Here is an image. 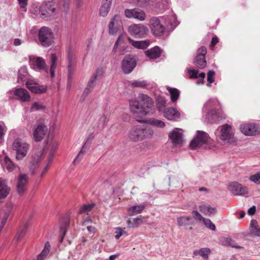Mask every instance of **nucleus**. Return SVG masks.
<instances>
[{
	"label": "nucleus",
	"mask_w": 260,
	"mask_h": 260,
	"mask_svg": "<svg viewBox=\"0 0 260 260\" xmlns=\"http://www.w3.org/2000/svg\"><path fill=\"white\" fill-rule=\"evenodd\" d=\"M94 204H91L89 205H84L79 210V213L82 214L86 212L90 211L94 207Z\"/></svg>",
	"instance_id": "obj_51"
},
{
	"label": "nucleus",
	"mask_w": 260,
	"mask_h": 260,
	"mask_svg": "<svg viewBox=\"0 0 260 260\" xmlns=\"http://www.w3.org/2000/svg\"><path fill=\"white\" fill-rule=\"evenodd\" d=\"M169 137L174 145L180 144L182 142V134L179 132L173 131L169 135Z\"/></svg>",
	"instance_id": "obj_27"
},
{
	"label": "nucleus",
	"mask_w": 260,
	"mask_h": 260,
	"mask_svg": "<svg viewBox=\"0 0 260 260\" xmlns=\"http://www.w3.org/2000/svg\"><path fill=\"white\" fill-rule=\"evenodd\" d=\"M44 108L45 107L43 105L40 104L38 102L34 103L31 107V110H39L44 109Z\"/></svg>",
	"instance_id": "obj_57"
},
{
	"label": "nucleus",
	"mask_w": 260,
	"mask_h": 260,
	"mask_svg": "<svg viewBox=\"0 0 260 260\" xmlns=\"http://www.w3.org/2000/svg\"><path fill=\"white\" fill-rule=\"evenodd\" d=\"M124 15L128 19H134L140 21H143L146 18L145 12L139 7L126 9L124 11Z\"/></svg>",
	"instance_id": "obj_11"
},
{
	"label": "nucleus",
	"mask_w": 260,
	"mask_h": 260,
	"mask_svg": "<svg viewBox=\"0 0 260 260\" xmlns=\"http://www.w3.org/2000/svg\"><path fill=\"white\" fill-rule=\"evenodd\" d=\"M28 177L25 174H20L18 177L17 191L19 194H22L26 189L28 184Z\"/></svg>",
	"instance_id": "obj_19"
},
{
	"label": "nucleus",
	"mask_w": 260,
	"mask_h": 260,
	"mask_svg": "<svg viewBox=\"0 0 260 260\" xmlns=\"http://www.w3.org/2000/svg\"><path fill=\"white\" fill-rule=\"evenodd\" d=\"M123 230L121 228H117L116 230V235L115 236L116 239H118L123 234Z\"/></svg>",
	"instance_id": "obj_62"
},
{
	"label": "nucleus",
	"mask_w": 260,
	"mask_h": 260,
	"mask_svg": "<svg viewBox=\"0 0 260 260\" xmlns=\"http://www.w3.org/2000/svg\"><path fill=\"white\" fill-rule=\"evenodd\" d=\"M229 190L235 196H244L248 193V188L237 182H231L228 186Z\"/></svg>",
	"instance_id": "obj_16"
},
{
	"label": "nucleus",
	"mask_w": 260,
	"mask_h": 260,
	"mask_svg": "<svg viewBox=\"0 0 260 260\" xmlns=\"http://www.w3.org/2000/svg\"><path fill=\"white\" fill-rule=\"evenodd\" d=\"M61 3L62 4L63 11L66 12H68L69 10L71 4L70 0H61Z\"/></svg>",
	"instance_id": "obj_56"
},
{
	"label": "nucleus",
	"mask_w": 260,
	"mask_h": 260,
	"mask_svg": "<svg viewBox=\"0 0 260 260\" xmlns=\"http://www.w3.org/2000/svg\"><path fill=\"white\" fill-rule=\"evenodd\" d=\"M249 180L257 184H260V172L252 175L249 177Z\"/></svg>",
	"instance_id": "obj_52"
},
{
	"label": "nucleus",
	"mask_w": 260,
	"mask_h": 260,
	"mask_svg": "<svg viewBox=\"0 0 260 260\" xmlns=\"http://www.w3.org/2000/svg\"><path fill=\"white\" fill-rule=\"evenodd\" d=\"M216 101L214 100H210L209 101L206 102L205 104V106L211 107L214 105Z\"/></svg>",
	"instance_id": "obj_64"
},
{
	"label": "nucleus",
	"mask_w": 260,
	"mask_h": 260,
	"mask_svg": "<svg viewBox=\"0 0 260 260\" xmlns=\"http://www.w3.org/2000/svg\"><path fill=\"white\" fill-rule=\"evenodd\" d=\"M107 117L105 114H103L101 115L99 119V126H101L102 127H103L107 122Z\"/></svg>",
	"instance_id": "obj_55"
},
{
	"label": "nucleus",
	"mask_w": 260,
	"mask_h": 260,
	"mask_svg": "<svg viewBox=\"0 0 260 260\" xmlns=\"http://www.w3.org/2000/svg\"><path fill=\"white\" fill-rule=\"evenodd\" d=\"M29 63L31 68L36 71H40L46 69L45 61L42 57L30 56Z\"/></svg>",
	"instance_id": "obj_18"
},
{
	"label": "nucleus",
	"mask_w": 260,
	"mask_h": 260,
	"mask_svg": "<svg viewBox=\"0 0 260 260\" xmlns=\"http://www.w3.org/2000/svg\"><path fill=\"white\" fill-rule=\"evenodd\" d=\"M129 34L136 38L146 37L148 33V28L142 24H133L128 26Z\"/></svg>",
	"instance_id": "obj_7"
},
{
	"label": "nucleus",
	"mask_w": 260,
	"mask_h": 260,
	"mask_svg": "<svg viewBox=\"0 0 260 260\" xmlns=\"http://www.w3.org/2000/svg\"><path fill=\"white\" fill-rule=\"evenodd\" d=\"M145 207L146 205L145 204L135 205L130 207L127 209L128 214L129 216H134L136 214H140L145 208Z\"/></svg>",
	"instance_id": "obj_24"
},
{
	"label": "nucleus",
	"mask_w": 260,
	"mask_h": 260,
	"mask_svg": "<svg viewBox=\"0 0 260 260\" xmlns=\"http://www.w3.org/2000/svg\"><path fill=\"white\" fill-rule=\"evenodd\" d=\"M57 57L55 54L52 53L51 54V66L50 69V74L51 77L54 76L55 70L56 67Z\"/></svg>",
	"instance_id": "obj_33"
},
{
	"label": "nucleus",
	"mask_w": 260,
	"mask_h": 260,
	"mask_svg": "<svg viewBox=\"0 0 260 260\" xmlns=\"http://www.w3.org/2000/svg\"><path fill=\"white\" fill-rule=\"evenodd\" d=\"M38 39L41 46L48 47L54 42V34L51 28L42 26L38 31Z\"/></svg>",
	"instance_id": "obj_6"
},
{
	"label": "nucleus",
	"mask_w": 260,
	"mask_h": 260,
	"mask_svg": "<svg viewBox=\"0 0 260 260\" xmlns=\"http://www.w3.org/2000/svg\"><path fill=\"white\" fill-rule=\"evenodd\" d=\"M166 22L171 25L172 29H174V28L178 24L176 15L174 14H172L171 16H169V17L167 18Z\"/></svg>",
	"instance_id": "obj_36"
},
{
	"label": "nucleus",
	"mask_w": 260,
	"mask_h": 260,
	"mask_svg": "<svg viewBox=\"0 0 260 260\" xmlns=\"http://www.w3.org/2000/svg\"><path fill=\"white\" fill-rule=\"evenodd\" d=\"M167 89L170 93L171 101L173 103L176 102L180 95V91L177 88L170 87H168Z\"/></svg>",
	"instance_id": "obj_30"
},
{
	"label": "nucleus",
	"mask_w": 260,
	"mask_h": 260,
	"mask_svg": "<svg viewBox=\"0 0 260 260\" xmlns=\"http://www.w3.org/2000/svg\"><path fill=\"white\" fill-rule=\"evenodd\" d=\"M132 86L133 87H142L144 88L147 85V83L145 80L139 81L136 80L132 82Z\"/></svg>",
	"instance_id": "obj_47"
},
{
	"label": "nucleus",
	"mask_w": 260,
	"mask_h": 260,
	"mask_svg": "<svg viewBox=\"0 0 260 260\" xmlns=\"http://www.w3.org/2000/svg\"><path fill=\"white\" fill-rule=\"evenodd\" d=\"M215 75V72L213 70H210L207 73V81L208 83L207 86L210 87L211 84L214 81V76Z\"/></svg>",
	"instance_id": "obj_49"
},
{
	"label": "nucleus",
	"mask_w": 260,
	"mask_h": 260,
	"mask_svg": "<svg viewBox=\"0 0 260 260\" xmlns=\"http://www.w3.org/2000/svg\"><path fill=\"white\" fill-rule=\"evenodd\" d=\"M68 84L72 82V78L75 72V67L74 64H68Z\"/></svg>",
	"instance_id": "obj_45"
},
{
	"label": "nucleus",
	"mask_w": 260,
	"mask_h": 260,
	"mask_svg": "<svg viewBox=\"0 0 260 260\" xmlns=\"http://www.w3.org/2000/svg\"><path fill=\"white\" fill-rule=\"evenodd\" d=\"M164 116L169 120H177L180 117V112L174 108H168L163 111Z\"/></svg>",
	"instance_id": "obj_21"
},
{
	"label": "nucleus",
	"mask_w": 260,
	"mask_h": 260,
	"mask_svg": "<svg viewBox=\"0 0 260 260\" xmlns=\"http://www.w3.org/2000/svg\"><path fill=\"white\" fill-rule=\"evenodd\" d=\"M252 235L256 237H260V226H256L253 230H251Z\"/></svg>",
	"instance_id": "obj_60"
},
{
	"label": "nucleus",
	"mask_w": 260,
	"mask_h": 260,
	"mask_svg": "<svg viewBox=\"0 0 260 260\" xmlns=\"http://www.w3.org/2000/svg\"><path fill=\"white\" fill-rule=\"evenodd\" d=\"M112 0H104L100 9V14L102 16H106L109 10Z\"/></svg>",
	"instance_id": "obj_29"
},
{
	"label": "nucleus",
	"mask_w": 260,
	"mask_h": 260,
	"mask_svg": "<svg viewBox=\"0 0 260 260\" xmlns=\"http://www.w3.org/2000/svg\"><path fill=\"white\" fill-rule=\"evenodd\" d=\"M192 214L193 215V218L197 221H201L203 220L205 218H204L202 215L197 210H193L192 211Z\"/></svg>",
	"instance_id": "obj_53"
},
{
	"label": "nucleus",
	"mask_w": 260,
	"mask_h": 260,
	"mask_svg": "<svg viewBox=\"0 0 260 260\" xmlns=\"http://www.w3.org/2000/svg\"><path fill=\"white\" fill-rule=\"evenodd\" d=\"M103 70L101 68H98L95 72L93 73L92 76L89 79L86 87L85 88L82 95L81 96L82 102H83L85 98L88 94L93 90L96 84V80L98 77H100L103 75Z\"/></svg>",
	"instance_id": "obj_9"
},
{
	"label": "nucleus",
	"mask_w": 260,
	"mask_h": 260,
	"mask_svg": "<svg viewBox=\"0 0 260 260\" xmlns=\"http://www.w3.org/2000/svg\"><path fill=\"white\" fill-rule=\"evenodd\" d=\"M219 111L216 109H212L207 113L209 121L211 123H217L222 119Z\"/></svg>",
	"instance_id": "obj_23"
},
{
	"label": "nucleus",
	"mask_w": 260,
	"mask_h": 260,
	"mask_svg": "<svg viewBox=\"0 0 260 260\" xmlns=\"http://www.w3.org/2000/svg\"><path fill=\"white\" fill-rule=\"evenodd\" d=\"M69 222L67 221L65 222L63 225H62L60 226V235L61 236L60 240V242L62 241L67 232V229L69 227Z\"/></svg>",
	"instance_id": "obj_44"
},
{
	"label": "nucleus",
	"mask_w": 260,
	"mask_h": 260,
	"mask_svg": "<svg viewBox=\"0 0 260 260\" xmlns=\"http://www.w3.org/2000/svg\"><path fill=\"white\" fill-rule=\"evenodd\" d=\"M47 132V126L43 123H39L34 129L32 139L35 142H40L45 138Z\"/></svg>",
	"instance_id": "obj_14"
},
{
	"label": "nucleus",
	"mask_w": 260,
	"mask_h": 260,
	"mask_svg": "<svg viewBox=\"0 0 260 260\" xmlns=\"http://www.w3.org/2000/svg\"><path fill=\"white\" fill-rule=\"evenodd\" d=\"M153 133L152 129L149 126L137 125L133 126L130 129L129 138L134 142L141 141L152 138Z\"/></svg>",
	"instance_id": "obj_2"
},
{
	"label": "nucleus",
	"mask_w": 260,
	"mask_h": 260,
	"mask_svg": "<svg viewBox=\"0 0 260 260\" xmlns=\"http://www.w3.org/2000/svg\"><path fill=\"white\" fill-rule=\"evenodd\" d=\"M220 138L222 141L226 143H230L233 141L234 133L231 125L225 124L221 126Z\"/></svg>",
	"instance_id": "obj_15"
},
{
	"label": "nucleus",
	"mask_w": 260,
	"mask_h": 260,
	"mask_svg": "<svg viewBox=\"0 0 260 260\" xmlns=\"http://www.w3.org/2000/svg\"><path fill=\"white\" fill-rule=\"evenodd\" d=\"M41 17L43 19H50L57 14L56 5L53 1L44 2L39 9Z\"/></svg>",
	"instance_id": "obj_5"
},
{
	"label": "nucleus",
	"mask_w": 260,
	"mask_h": 260,
	"mask_svg": "<svg viewBox=\"0 0 260 260\" xmlns=\"http://www.w3.org/2000/svg\"><path fill=\"white\" fill-rule=\"evenodd\" d=\"M177 223L180 226H184L193 224L191 217L187 216H182L177 218Z\"/></svg>",
	"instance_id": "obj_28"
},
{
	"label": "nucleus",
	"mask_w": 260,
	"mask_h": 260,
	"mask_svg": "<svg viewBox=\"0 0 260 260\" xmlns=\"http://www.w3.org/2000/svg\"><path fill=\"white\" fill-rule=\"evenodd\" d=\"M188 72L189 73H191L189 76L190 78H198V71L197 70L192 69L188 70Z\"/></svg>",
	"instance_id": "obj_61"
},
{
	"label": "nucleus",
	"mask_w": 260,
	"mask_h": 260,
	"mask_svg": "<svg viewBox=\"0 0 260 260\" xmlns=\"http://www.w3.org/2000/svg\"><path fill=\"white\" fill-rule=\"evenodd\" d=\"M47 90V88L44 85H39L38 84L34 87L30 91L35 93L41 94L45 93Z\"/></svg>",
	"instance_id": "obj_40"
},
{
	"label": "nucleus",
	"mask_w": 260,
	"mask_h": 260,
	"mask_svg": "<svg viewBox=\"0 0 260 260\" xmlns=\"http://www.w3.org/2000/svg\"><path fill=\"white\" fill-rule=\"evenodd\" d=\"M224 244L226 246H231L236 248H242V247L237 245L234 240L232 239L231 238H226L224 239Z\"/></svg>",
	"instance_id": "obj_43"
},
{
	"label": "nucleus",
	"mask_w": 260,
	"mask_h": 260,
	"mask_svg": "<svg viewBox=\"0 0 260 260\" xmlns=\"http://www.w3.org/2000/svg\"><path fill=\"white\" fill-rule=\"evenodd\" d=\"M4 162L6 168L9 172H12L14 170L15 165L8 155L5 156Z\"/></svg>",
	"instance_id": "obj_35"
},
{
	"label": "nucleus",
	"mask_w": 260,
	"mask_h": 260,
	"mask_svg": "<svg viewBox=\"0 0 260 260\" xmlns=\"http://www.w3.org/2000/svg\"><path fill=\"white\" fill-rule=\"evenodd\" d=\"M240 130L246 136H255L259 133L257 125L251 123L242 124Z\"/></svg>",
	"instance_id": "obj_17"
},
{
	"label": "nucleus",
	"mask_w": 260,
	"mask_h": 260,
	"mask_svg": "<svg viewBox=\"0 0 260 260\" xmlns=\"http://www.w3.org/2000/svg\"><path fill=\"white\" fill-rule=\"evenodd\" d=\"M130 51L131 47L126 44L120 45L118 48L119 54L120 55H123Z\"/></svg>",
	"instance_id": "obj_48"
},
{
	"label": "nucleus",
	"mask_w": 260,
	"mask_h": 260,
	"mask_svg": "<svg viewBox=\"0 0 260 260\" xmlns=\"http://www.w3.org/2000/svg\"><path fill=\"white\" fill-rule=\"evenodd\" d=\"M157 108L159 111H162L166 106L165 99L162 96H158L157 99Z\"/></svg>",
	"instance_id": "obj_41"
},
{
	"label": "nucleus",
	"mask_w": 260,
	"mask_h": 260,
	"mask_svg": "<svg viewBox=\"0 0 260 260\" xmlns=\"http://www.w3.org/2000/svg\"><path fill=\"white\" fill-rule=\"evenodd\" d=\"M147 122L152 125L160 128L164 127L165 125V123L162 121L155 119H150Z\"/></svg>",
	"instance_id": "obj_42"
},
{
	"label": "nucleus",
	"mask_w": 260,
	"mask_h": 260,
	"mask_svg": "<svg viewBox=\"0 0 260 260\" xmlns=\"http://www.w3.org/2000/svg\"><path fill=\"white\" fill-rule=\"evenodd\" d=\"M200 211L205 215L210 216L211 214H216V208L209 205H202L199 206Z\"/></svg>",
	"instance_id": "obj_26"
},
{
	"label": "nucleus",
	"mask_w": 260,
	"mask_h": 260,
	"mask_svg": "<svg viewBox=\"0 0 260 260\" xmlns=\"http://www.w3.org/2000/svg\"><path fill=\"white\" fill-rule=\"evenodd\" d=\"M146 55L149 58L155 59L159 57L161 54V50L158 46H155L145 52Z\"/></svg>",
	"instance_id": "obj_25"
},
{
	"label": "nucleus",
	"mask_w": 260,
	"mask_h": 260,
	"mask_svg": "<svg viewBox=\"0 0 260 260\" xmlns=\"http://www.w3.org/2000/svg\"><path fill=\"white\" fill-rule=\"evenodd\" d=\"M28 227V224L27 223H25L23 226H21L19 229L18 233V238L21 239L23 237L27 231V230Z\"/></svg>",
	"instance_id": "obj_46"
},
{
	"label": "nucleus",
	"mask_w": 260,
	"mask_h": 260,
	"mask_svg": "<svg viewBox=\"0 0 260 260\" xmlns=\"http://www.w3.org/2000/svg\"><path fill=\"white\" fill-rule=\"evenodd\" d=\"M126 40L128 41L132 46L139 49H146L149 46L150 43L149 40L144 41H135L132 39L130 37L127 36L126 35L121 34L118 36L116 41L115 42L113 48V51L115 53L116 52L118 48V46L125 44Z\"/></svg>",
	"instance_id": "obj_3"
},
{
	"label": "nucleus",
	"mask_w": 260,
	"mask_h": 260,
	"mask_svg": "<svg viewBox=\"0 0 260 260\" xmlns=\"http://www.w3.org/2000/svg\"><path fill=\"white\" fill-rule=\"evenodd\" d=\"M137 61L134 55H126L121 61V69L125 74L131 73L136 67Z\"/></svg>",
	"instance_id": "obj_10"
},
{
	"label": "nucleus",
	"mask_w": 260,
	"mask_h": 260,
	"mask_svg": "<svg viewBox=\"0 0 260 260\" xmlns=\"http://www.w3.org/2000/svg\"><path fill=\"white\" fill-rule=\"evenodd\" d=\"M142 222L143 220L140 217L135 218L132 220L129 219L127 221L128 226L132 228L138 226Z\"/></svg>",
	"instance_id": "obj_38"
},
{
	"label": "nucleus",
	"mask_w": 260,
	"mask_h": 260,
	"mask_svg": "<svg viewBox=\"0 0 260 260\" xmlns=\"http://www.w3.org/2000/svg\"><path fill=\"white\" fill-rule=\"evenodd\" d=\"M211 250L208 248H202L200 249L195 250L193 251V256L200 255L204 258H207L209 254L210 253Z\"/></svg>",
	"instance_id": "obj_31"
},
{
	"label": "nucleus",
	"mask_w": 260,
	"mask_h": 260,
	"mask_svg": "<svg viewBox=\"0 0 260 260\" xmlns=\"http://www.w3.org/2000/svg\"><path fill=\"white\" fill-rule=\"evenodd\" d=\"M207 54V49L205 47L202 46L198 50L197 55L193 63L201 69H204L207 65L205 59V55Z\"/></svg>",
	"instance_id": "obj_13"
},
{
	"label": "nucleus",
	"mask_w": 260,
	"mask_h": 260,
	"mask_svg": "<svg viewBox=\"0 0 260 260\" xmlns=\"http://www.w3.org/2000/svg\"><path fill=\"white\" fill-rule=\"evenodd\" d=\"M203 222L205 225L209 229L212 231H215L216 229V227L214 224H213L210 219L208 218H204L203 220Z\"/></svg>",
	"instance_id": "obj_50"
},
{
	"label": "nucleus",
	"mask_w": 260,
	"mask_h": 260,
	"mask_svg": "<svg viewBox=\"0 0 260 260\" xmlns=\"http://www.w3.org/2000/svg\"><path fill=\"white\" fill-rule=\"evenodd\" d=\"M50 245L48 242H46L45 244L44 248L41 253L38 255L37 260H44L45 256L48 254L50 251Z\"/></svg>",
	"instance_id": "obj_37"
},
{
	"label": "nucleus",
	"mask_w": 260,
	"mask_h": 260,
	"mask_svg": "<svg viewBox=\"0 0 260 260\" xmlns=\"http://www.w3.org/2000/svg\"><path fill=\"white\" fill-rule=\"evenodd\" d=\"M120 17L118 15H115L111 19L109 24V31L110 35L115 34L121 25Z\"/></svg>",
	"instance_id": "obj_20"
},
{
	"label": "nucleus",
	"mask_w": 260,
	"mask_h": 260,
	"mask_svg": "<svg viewBox=\"0 0 260 260\" xmlns=\"http://www.w3.org/2000/svg\"><path fill=\"white\" fill-rule=\"evenodd\" d=\"M130 110L136 120L140 122H146L144 116L154 113L153 100L147 94L140 93L138 100L129 101Z\"/></svg>",
	"instance_id": "obj_1"
},
{
	"label": "nucleus",
	"mask_w": 260,
	"mask_h": 260,
	"mask_svg": "<svg viewBox=\"0 0 260 260\" xmlns=\"http://www.w3.org/2000/svg\"><path fill=\"white\" fill-rule=\"evenodd\" d=\"M28 75L27 68L25 66L22 67L18 71V81L22 82L26 79Z\"/></svg>",
	"instance_id": "obj_32"
},
{
	"label": "nucleus",
	"mask_w": 260,
	"mask_h": 260,
	"mask_svg": "<svg viewBox=\"0 0 260 260\" xmlns=\"http://www.w3.org/2000/svg\"><path fill=\"white\" fill-rule=\"evenodd\" d=\"M14 94L18 99L23 102H29L30 100V96L28 92L24 88H17L14 91Z\"/></svg>",
	"instance_id": "obj_22"
},
{
	"label": "nucleus",
	"mask_w": 260,
	"mask_h": 260,
	"mask_svg": "<svg viewBox=\"0 0 260 260\" xmlns=\"http://www.w3.org/2000/svg\"><path fill=\"white\" fill-rule=\"evenodd\" d=\"M210 138L208 134L205 132L198 131L196 136L193 138L190 143V147L192 150H196L206 144Z\"/></svg>",
	"instance_id": "obj_8"
},
{
	"label": "nucleus",
	"mask_w": 260,
	"mask_h": 260,
	"mask_svg": "<svg viewBox=\"0 0 260 260\" xmlns=\"http://www.w3.org/2000/svg\"><path fill=\"white\" fill-rule=\"evenodd\" d=\"M85 145V144H84V145L82 146L81 150L80 151L78 155L76 157V158L74 160V161L73 162V164L74 165H76V162L77 161H79L81 159V158L82 157V156H83V155L85 153V151L83 150Z\"/></svg>",
	"instance_id": "obj_54"
},
{
	"label": "nucleus",
	"mask_w": 260,
	"mask_h": 260,
	"mask_svg": "<svg viewBox=\"0 0 260 260\" xmlns=\"http://www.w3.org/2000/svg\"><path fill=\"white\" fill-rule=\"evenodd\" d=\"M30 145L20 138L15 139L12 145L13 150L16 152V158L21 160L26 156L29 149Z\"/></svg>",
	"instance_id": "obj_4"
},
{
	"label": "nucleus",
	"mask_w": 260,
	"mask_h": 260,
	"mask_svg": "<svg viewBox=\"0 0 260 260\" xmlns=\"http://www.w3.org/2000/svg\"><path fill=\"white\" fill-rule=\"evenodd\" d=\"M150 28L153 35L156 37L162 36L165 31V27L160 23V20L156 17H153L149 20Z\"/></svg>",
	"instance_id": "obj_12"
},
{
	"label": "nucleus",
	"mask_w": 260,
	"mask_h": 260,
	"mask_svg": "<svg viewBox=\"0 0 260 260\" xmlns=\"http://www.w3.org/2000/svg\"><path fill=\"white\" fill-rule=\"evenodd\" d=\"M37 83L34 82L32 80H27L26 82V86L29 90H31L34 87L37 85Z\"/></svg>",
	"instance_id": "obj_58"
},
{
	"label": "nucleus",
	"mask_w": 260,
	"mask_h": 260,
	"mask_svg": "<svg viewBox=\"0 0 260 260\" xmlns=\"http://www.w3.org/2000/svg\"><path fill=\"white\" fill-rule=\"evenodd\" d=\"M57 145L56 144V145H53L51 148V151L49 153V157H48V160L49 161H51L52 160V157L53 156V155H54V153L56 151V149H57Z\"/></svg>",
	"instance_id": "obj_59"
},
{
	"label": "nucleus",
	"mask_w": 260,
	"mask_h": 260,
	"mask_svg": "<svg viewBox=\"0 0 260 260\" xmlns=\"http://www.w3.org/2000/svg\"><path fill=\"white\" fill-rule=\"evenodd\" d=\"M256 208L255 206H253L248 210V213L249 215H253L255 214Z\"/></svg>",
	"instance_id": "obj_63"
},
{
	"label": "nucleus",
	"mask_w": 260,
	"mask_h": 260,
	"mask_svg": "<svg viewBox=\"0 0 260 260\" xmlns=\"http://www.w3.org/2000/svg\"><path fill=\"white\" fill-rule=\"evenodd\" d=\"M150 0H127L126 2L133 4L139 8H144L149 5Z\"/></svg>",
	"instance_id": "obj_34"
},
{
	"label": "nucleus",
	"mask_w": 260,
	"mask_h": 260,
	"mask_svg": "<svg viewBox=\"0 0 260 260\" xmlns=\"http://www.w3.org/2000/svg\"><path fill=\"white\" fill-rule=\"evenodd\" d=\"M12 206L11 205L7 206L4 212L3 217L1 221L2 224L5 225L9 215L12 211Z\"/></svg>",
	"instance_id": "obj_39"
}]
</instances>
